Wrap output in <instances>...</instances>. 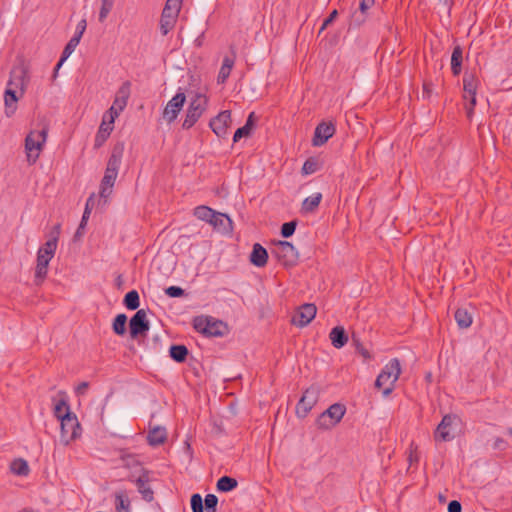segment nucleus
I'll use <instances>...</instances> for the list:
<instances>
[{
  "label": "nucleus",
  "instance_id": "4d7b16f0",
  "mask_svg": "<svg viewBox=\"0 0 512 512\" xmlns=\"http://www.w3.org/2000/svg\"><path fill=\"white\" fill-rule=\"evenodd\" d=\"M338 17V11L334 9L329 16L323 21L322 26L320 28V32L325 30L330 24H332L335 19Z\"/></svg>",
  "mask_w": 512,
  "mask_h": 512
},
{
  "label": "nucleus",
  "instance_id": "0e129e2a",
  "mask_svg": "<svg viewBox=\"0 0 512 512\" xmlns=\"http://www.w3.org/2000/svg\"><path fill=\"white\" fill-rule=\"evenodd\" d=\"M170 9L176 10V12H180L181 5L176 0H167L164 7H168Z\"/></svg>",
  "mask_w": 512,
  "mask_h": 512
},
{
  "label": "nucleus",
  "instance_id": "ea45409f",
  "mask_svg": "<svg viewBox=\"0 0 512 512\" xmlns=\"http://www.w3.org/2000/svg\"><path fill=\"white\" fill-rule=\"evenodd\" d=\"M479 80L473 72L466 71L463 75L464 92H473L477 90Z\"/></svg>",
  "mask_w": 512,
  "mask_h": 512
},
{
  "label": "nucleus",
  "instance_id": "bb28decb",
  "mask_svg": "<svg viewBox=\"0 0 512 512\" xmlns=\"http://www.w3.org/2000/svg\"><path fill=\"white\" fill-rule=\"evenodd\" d=\"M256 119L257 118L255 112H251L247 117L246 123L235 131L233 136L234 143L238 142L243 137H248L251 135L255 126Z\"/></svg>",
  "mask_w": 512,
  "mask_h": 512
},
{
  "label": "nucleus",
  "instance_id": "f8f14e48",
  "mask_svg": "<svg viewBox=\"0 0 512 512\" xmlns=\"http://www.w3.org/2000/svg\"><path fill=\"white\" fill-rule=\"evenodd\" d=\"M319 398V390L315 386L307 388L296 405V414L299 418H305Z\"/></svg>",
  "mask_w": 512,
  "mask_h": 512
},
{
  "label": "nucleus",
  "instance_id": "72a5a7b5",
  "mask_svg": "<svg viewBox=\"0 0 512 512\" xmlns=\"http://www.w3.org/2000/svg\"><path fill=\"white\" fill-rule=\"evenodd\" d=\"M94 205V194H92L86 201V205H85V209H84V212H83V215H82V219L80 221V224L76 230V233L74 235V238H79L82 236V232L81 230L84 229V227L86 226L87 224V221L89 219V216H90V213H91V209Z\"/></svg>",
  "mask_w": 512,
  "mask_h": 512
},
{
  "label": "nucleus",
  "instance_id": "e433bc0d",
  "mask_svg": "<svg viewBox=\"0 0 512 512\" xmlns=\"http://www.w3.org/2000/svg\"><path fill=\"white\" fill-rule=\"evenodd\" d=\"M115 507L117 512H130V500L126 491L115 493Z\"/></svg>",
  "mask_w": 512,
  "mask_h": 512
},
{
  "label": "nucleus",
  "instance_id": "6e6552de",
  "mask_svg": "<svg viewBox=\"0 0 512 512\" xmlns=\"http://www.w3.org/2000/svg\"><path fill=\"white\" fill-rule=\"evenodd\" d=\"M208 105V99L205 95L197 93L190 102L182 128L190 129L202 116Z\"/></svg>",
  "mask_w": 512,
  "mask_h": 512
},
{
  "label": "nucleus",
  "instance_id": "a18cd8bd",
  "mask_svg": "<svg viewBox=\"0 0 512 512\" xmlns=\"http://www.w3.org/2000/svg\"><path fill=\"white\" fill-rule=\"evenodd\" d=\"M351 341H352V344L353 346H355L356 348V351L361 355L363 356V358L365 359H370L371 358V354L369 353V351L363 346V344L361 343L360 341V338L359 336L353 332L352 333V336H351Z\"/></svg>",
  "mask_w": 512,
  "mask_h": 512
},
{
  "label": "nucleus",
  "instance_id": "c85d7f7f",
  "mask_svg": "<svg viewBox=\"0 0 512 512\" xmlns=\"http://www.w3.org/2000/svg\"><path fill=\"white\" fill-rule=\"evenodd\" d=\"M58 395L60 396V399L56 401V399L53 398L52 401L54 402V416L59 420L63 417L65 412L71 409L68 403L66 392L59 391Z\"/></svg>",
  "mask_w": 512,
  "mask_h": 512
},
{
  "label": "nucleus",
  "instance_id": "4468645a",
  "mask_svg": "<svg viewBox=\"0 0 512 512\" xmlns=\"http://www.w3.org/2000/svg\"><path fill=\"white\" fill-rule=\"evenodd\" d=\"M29 82L28 68L24 64L14 66L10 72V78L7 86L20 89V96L25 92V88Z\"/></svg>",
  "mask_w": 512,
  "mask_h": 512
},
{
  "label": "nucleus",
  "instance_id": "20e7f679",
  "mask_svg": "<svg viewBox=\"0 0 512 512\" xmlns=\"http://www.w3.org/2000/svg\"><path fill=\"white\" fill-rule=\"evenodd\" d=\"M192 326L197 332L206 337H223L228 333L227 324L211 316L194 317Z\"/></svg>",
  "mask_w": 512,
  "mask_h": 512
},
{
  "label": "nucleus",
  "instance_id": "39448f33",
  "mask_svg": "<svg viewBox=\"0 0 512 512\" xmlns=\"http://www.w3.org/2000/svg\"><path fill=\"white\" fill-rule=\"evenodd\" d=\"M48 128L43 127L41 130L31 131L25 138V151L27 161L30 165L35 164L39 158L40 151L46 142Z\"/></svg>",
  "mask_w": 512,
  "mask_h": 512
},
{
  "label": "nucleus",
  "instance_id": "aec40b11",
  "mask_svg": "<svg viewBox=\"0 0 512 512\" xmlns=\"http://www.w3.org/2000/svg\"><path fill=\"white\" fill-rule=\"evenodd\" d=\"M179 12L174 9L164 7L160 18V31L163 36H166L174 27L177 22Z\"/></svg>",
  "mask_w": 512,
  "mask_h": 512
},
{
  "label": "nucleus",
  "instance_id": "b1692460",
  "mask_svg": "<svg viewBox=\"0 0 512 512\" xmlns=\"http://www.w3.org/2000/svg\"><path fill=\"white\" fill-rule=\"evenodd\" d=\"M232 56H225L222 62V66L217 76V83L223 84L228 79L232 68L235 63L236 54L233 48H231Z\"/></svg>",
  "mask_w": 512,
  "mask_h": 512
},
{
  "label": "nucleus",
  "instance_id": "f257e3e1",
  "mask_svg": "<svg viewBox=\"0 0 512 512\" xmlns=\"http://www.w3.org/2000/svg\"><path fill=\"white\" fill-rule=\"evenodd\" d=\"M124 148V142H117L112 147L111 155L108 159L105 173L100 184L99 195L101 198L106 199L112 193V188L115 184L118 171L121 165Z\"/></svg>",
  "mask_w": 512,
  "mask_h": 512
},
{
  "label": "nucleus",
  "instance_id": "4c0bfd02",
  "mask_svg": "<svg viewBox=\"0 0 512 512\" xmlns=\"http://www.w3.org/2000/svg\"><path fill=\"white\" fill-rule=\"evenodd\" d=\"M127 316L124 313L117 314L112 322V330L118 336L125 335L127 329Z\"/></svg>",
  "mask_w": 512,
  "mask_h": 512
},
{
  "label": "nucleus",
  "instance_id": "1a4fd4ad",
  "mask_svg": "<svg viewBox=\"0 0 512 512\" xmlns=\"http://www.w3.org/2000/svg\"><path fill=\"white\" fill-rule=\"evenodd\" d=\"M272 254L285 266L294 265L298 260V252L292 243L278 240L273 242Z\"/></svg>",
  "mask_w": 512,
  "mask_h": 512
},
{
  "label": "nucleus",
  "instance_id": "09e8293b",
  "mask_svg": "<svg viewBox=\"0 0 512 512\" xmlns=\"http://www.w3.org/2000/svg\"><path fill=\"white\" fill-rule=\"evenodd\" d=\"M57 242L55 239H48L45 244L39 248L38 252H42L49 257H54L56 249H57Z\"/></svg>",
  "mask_w": 512,
  "mask_h": 512
},
{
  "label": "nucleus",
  "instance_id": "423d86ee",
  "mask_svg": "<svg viewBox=\"0 0 512 512\" xmlns=\"http://www.w3.org/2000/svg\"><path fill=\"white\" fill-rule=\"evenodd\" d=\"M346 413V406L341 403H334L322 412L316 419V426L322 430H329L335 427Z\"/></svg>",
  "mask_w": 512,
  "mask_h": 512
},
{
  "label": "nucleus",
  "instance_id": "393cba45",
  "mask_svg": "<svg viewBox=\"0 0 512 512\" xmlns=\"http://www.w3.org/2000/svg\"><path fill=\"white\" fill-rule=\"evenodd\" d=\"M267 261V250L261 244L255 243L250 254V262L256 267H264L267 264Z\"/></svg>",
  "mask_w": 512,
  "mask_h": 512
},
{
  "label": "nucleus",
  "instance_id": "8fccbe9b",
  "mask_svg": "<svg viewBox=\"0 0 512 512\" xmlns=\"http://www.w3.org/2000/svg\"><path fill=\"white\" fill-rule=\"evenodd\" d=\"M114 1L115 0H102L101 8L99 11V21L100 22H103L107 18V16L113 9Z\"/></svg>",
  "mask_w": 512,
  "mask_h": 512
},
{
  "label": "nucleus",
  "instance_id": "58836bf2",
  "mask_svg": "<svg viewBox=\"0 0 512 512\" xmlns=\"http://www.w3.org/2000/svg\"><path fill=\"white\" fill-rule=\"evenodd\" d=\"M10 469L18 476H27L30 472L28 462L22 458L13 460L10 465Z\"/></svg>",
  "mask_w": 512,
  "mask_h": 512
},
{
  "label": "nucleus",
  "instance_id": "6e6d98bb",
  "mask_svg": "<svg viewBox=\"0 0 512 512\" xmlns=\"http://www.w3.org/2000/svg\"><path fill=\"white\" fill-rule=\"evenodd\" d=\"M375 0H360L359 7L356 9L359 12L368 14V10L374 5Z\"/></svg>",
  "mask_w": 512,
  "mask_h": 512
},
{
  "label": "nucleus",
  "instance_id": "412c9836",
  "mask_svg": "<svg viewBox=\"0 0 512 512\" xmlns=\"http://www.w3.org/2000/svg\"><path fill=\"white\" fill-rule=\"evenodd\" d=\"M131 83L129 81H125L122 83V85L119 87V89L116 92V96L113 102V106L118 108V111H123L125 107L127 106L128 99L130 97L131 93Z\"/></svg>",
  "mask_w": 512,
  "mask_h": 512
},
{
  "label": "nucleus",
  "instance_id": "0eeeda50",
  "mask_svg": "<svg viewBox=\"0 0 512 512\" xmlns=\"http://www.w3.org/2000/svg\"><path fill=\"white\" fill-rule=\"evenodd\" d=\"M461 424V418L456 414L444 415L441 422L438 424L435 432L434 439L439 442H449L455 438L454 430Z\"/></svg>",
  "mask_w": 512,
  "mask_h": 512
},
{
  "label": "nucleus",
  "instance_id": "79ce46f5",
  "mask_svg": "<svg viewBox=\"0 0 512 512\" xmlns=\"http://www.w3.org/2000/svg\"><path fill=\"white\" fill-rule=\"evenodd\" d=\"M368 14L355 10L350 16L349 28H359L367 20Z\"/></svg>",
  "mask_w": 512,
  "mask_h": 512
},
{
  "label": "nucleus",
  "instance_id": "f3484780",
  "mask_svg": "<svg viewBox=\"0 0 512 512\" xmlns=\"http://www.w3.org/2000/svg\"><path fill=\"white\" fill-rule=\"evenodd\" d=\"M231 123V111H221L217 116L212 118L209 122V126L212 131L219 137L225 138L229 125Z\"/></svg>",
  "mask_w": 512,
  "mask_h": 512
},
{
  "label": "nucleus",
  "instance_id": "473e14b6",
  "mask_svg": "<svg viewBox=\"0 0 512 512\" xmlns=\"http://www.w3.org/2000/svg\"><path fill=\"white\" fill-rule=\"evenodd\" d=\"M321 200H322L321 193H315L314 195L305 198L302 202L301 212L305 213V214L315 212L317 210Z\"/></svg>",
  "mask_w": 512,
  "mask_h": 512
},
{
  "label": "nucleus",
  "instance_id": "bf43d9fd",
  "mask_svg": "<svg viewBox=\"0 0 512 512\" xmlns=\"http://www.w3.org/2000/svg\"><path fill=\"white\" fill-rule=\"evenodd\" d=\"M60 232H61V224L58 223V224L54 225L53 228L51 229V231L49 232V239H55L56 242L58 243Z\"/></svg>",
  "mask_w": 512,
  "mask_h": 512
},
{
  "label": "nucleus",
  "instance_id": "4be33fe9",
  "mask_svg": "<svg viewBox=\"0 0 512 512\" xmlns=\"http://www.w3.org/2000/svg\"><path fill=\"white\" fill-rule=\"evenodd\" d=\"M19 100V96H17L16 89L13 87L7 86L4 92V103H5V114L7 117H11L14 115L17 109V102Z\"/></svg>",
  "mask_w": 512,
  "mask_h": 512
},
{
  "label": "nucleus",
  "instance_id": "f03ea898",
  "mask_svg": "<svg viewBox=\"0 0 512 512\" xmlns=\"http://www.w3.org/2000/svg\"><path fill=\"white\" fill-rule=\"evenodd\" d=\"M193 215L204 221L216 230L229 232L232 230V219L225 213L218 212L206 205H199L193 209Z\"/></svg>",
  "mask_w": 512,
  "mask_h": 512
},
{
  "label": "nucleus",
  "instance_id": "c756f323",
  "mask_svg": "<svg viewBox=\"0 0 512 512\" xmlns=\"http://www.w3.org/2000/svg\"><path fill=\"white\" fill-rule=\"evenodd\" d=\"M188 355L189 350L183 344H172L169 348V356L176 363H184Z\"/></svg>",
  "mask_w": 512,
  "mask_h": 512
},
{
  "label": "nucleus",
  "instance_id": "9d476101",
  "mask_svg": "<svg viewBox=\"0 0 512 512\" xmlns=\"http://www.w3.org/2000/svg\"><path fill=\"white\" fill-rule=\"evenodd\" d=\"M61 422V437L68 443L80 436L81 426L77 416L68 410L63 417L59 419Z\"/></svg>",
  "mask_w": 512,
  "mask_h": 512
},
{
  "label": "nucleus",
  "instance_id": "c03bdc74",
  "mask_svg": "<svg viewBox=\"0 0 512 512\" xmlns=\"http://www.w3.org/2000/svg\"><path fill=\"white\" fill-rule=\"evenodd\" d=\"M74 50H75V48L71 44H69V43L66 44V46L64 47V49L62 51L60 59L54 68V72H53L54 78L57 76L58 70L60 69V67L67 60V58L74 52Z\"/></svg>",
  "mask_w": 512,
  "mask_h": 512
},
{
  "label": "nucleus",
  "instance_id": "13d9d810",
  "mask_svg": "<svg viewBox=\"0 0 512 512\" xmlns=\"http://www.w3.org/2000/svg\"><path fill=\"white\" fill-rule=\"evenodd\" d=\"M507 447H508V443L503 438L497 437L494 440V443H493L494 449L503 451V450H506Z\"/></svg>",
  "mask_w": 512,
  "mask_h": 512
},
{
  "label": "nucleus",
  "instance_id": "5701e85b",
  "mask_svg": "<svg viewBox=\"0 0 512 512\" xmlns=\"http://www.w3.org/2000/svg\"><path fill=\"white\" fill-rule=\"evenodd\" d=\"M114 126L106 121V116H103L102 123L99 126V129L96 133L95 140H94V148L99 149L104 145V143L109 138L111 132L113 131Z\"/></svg>",
  "mask_w": 512,
  "mask_h": 512
},
{
  "label": "nucleus",
  "instance_id": "cd10ccee",
  "mask_svg": "<svg viewBox=\"0 0 512 512\" xmlns=\"http://www.w3.org/2000/svg\"><path fill=\"white\" fill-rule=\"evenodd\" d=\"M329 338L332 345L337 349L344 347L349 339L347 332L342 326L332 328L329 333Z\"/></svg>",
  "mask_w": 512,
  "mask_h": 512
},
{
  "label": "nucleus",
  "instance_id": "a211bd4d",
  "mask_svg": "<svg viewBox=\"0 0 512 512\" xmlns=\"http://www.w3.org/2000/svg\"><path fill=\"white\" fill-rule=\"evenodd\" d=\"M149 474V470L142 468L141 474L137 479L134 480L132 477H129L128 480L135 483L138 492L145 501L152 502L154 500V491L148 485L150 481Z\"/></svg>",
  "mask_w": 512,
  "mask_h": 512
},
{
  "label": "nucleus",
  "instance_id": "de8ad7c7",
  "mask_svg": "<svg viewBox=\"0 0 512 512\" xmlns=\"http://www.w3.org/2000/svg\"><path fill=\"white\" fill-rule=\"evenodd\" d=\"M296 227H297V220H292V221L283 223L281 226V230H280L281 236L283 238L291 237L294 234Z\"/></svg>",
  "mask_w": 512,
  "mask_h": 512
},
{
  "label": "nucleus",
  "instance_id": "2f4dec72",
  "mask_svg": "<svg viewBox=\"0 0 512 512\" xmlns=\"http://www.w3.org/2000/svg\"><path fill=\"white\" fill-rule=\"evenodd\" d=\"M455 321L460 329H467L472 324V315L467 308L461 307L455 311Z\"/></svg>",
  "mask_w": 512,
  "mask_h": 512
},
{
  "label": "nucleus",
  "instance_id": "338daca9",
  "mask_svg": "<svg viewBox=\"0 0 512 512\" xmlns=\"http://www.w3.org/2000/svg\"><path fill=\"white\" fill-rule=\"evenodd\" d=\"M82 37L79 34H74L73 37L69 40V44H71L74 48H76L80 42Z\"/></svg>",
  "mask_w": 512,
  "mask_h": 512
},
{
  "label": "nucleus",
  "instance_id": "c9c22d12",
  "mask_svg": "<svg viewBox=\"0 0 512 512\" xmlns=\"http://www.w3.org/2000/svg\"><path fill=\"white\" fill-rule=\"evenodd\" d=\"M123 305L131 311L137 310L140 306V296L137 290L127 292L123 298Z\"/></svg>",
  "mask_w": 512,
  "mask_h": 512
},
{
  "label": "nucleus",
  "instance_id": "a878e982",
  "mask_svg": "<svg viewBox=\"0 0 512 512\" xmlns=\"http://www.w3.org/2000/svg\"><path fill=\"white\" fill-rule=\"evenodd\" d=\"M167 440V431L165 427L156 426L150 429L147 435L148 444L157 447L164 444Z\"/></svg>",
  "mask_w": 512,
  "mask_h": 512
},
{
  "label": "nucleus",
  "instance_id": "3c124183",
  "mask_svg": "<svg viewBox=\"0 0 512 512\" xmlns=\"http://www.w3.org/2000/svg\"><path fill=\"white\" fill-rule=\"evenodd\" d=\"M203 501L206 512H216L218 505V497L216 495L207 494Z\"/></svg>",
  "mask_w": 512,
  "mask_h": 512
},
{
  "label": "nucleus",
  "instance_id": "2eb2a0df",
  "mask_svg": "<svg viewBox=\"0 0 512 512\" xmlns=\"http://www.w3.org/2000/svg\"><path fill=\"white\" fill-rule=\"evenodd\" d=\"M336 132L335 124L332 121H321L315 128L312 138V145L320 147L324 145Z\"/></svg>",
  "mask_w": 512,
  "mask_h": 512
},
{
  "label": "nucleus",
  "instance_id": "5fc2aeb1",
  "mask_svg": "<svg viewBox=\"0 0 512 512\" xmlns=\"http://www.w3.org/2000/svg\"><path fill=\"white\" fill-rule=\"evenodd\" d=\"M122 111H118V108H116L115 106H111L105 113H104V116H106V121L109 123V125H113L114 126V122H115V119L119 116V114L121 113Z\"/></svg>",
  "mask_w": 512,
  "mask_h": 512
},
{
  "label": "nucleus",
  "instance_id": "680f3d73",
  "mask_svg": "<svg viewBox=\"0 0 512 512\" xmlns=\"http://www.w3.org/2000/svg\"><path fill=\"white\" fill-rule=\"evenodd\" d=\"M86 27H87L86 19L80 20L76 26V30H75L74 34H79L80 37H82L86 30Z\"/></svg>",
  "mask_w": 512,
  "mask_h": 512
},
{
  "label": "nucleus",
  "instance_id": "49530a36",
  "mask_svg": "<svg viewBox=\"0 0 512 512\" xmlns=\"http://www.w3.org/2000/svg\"><path fill=\"white\" fill-rule=\"evenodd\" d=\"M120 452V459L123 461L124 467L132 468L140 465V461L136 459L135 455L127 453L125 450H121Z\"/></svg>",
  "mask_w": 512,
  "mask_h": 512
},
{
  "label": "nucleus",
  "instance_id": "dca6fc26",
  "mask_svg": "<svg viewBox=\"0 0 512 512\" xmlns=\"http://www.w3.org/2000/svg\"><path fill=\"white\" fill-rule=\"evenodd\" d=\"M185 101V93L179 90L176 95L167 103L163 111V118L168 123L173 122L177 118L179 112L182 110Z\"/></svg>",
  "mask_w": 512,
  "mask_h": 512
},
{
  "label": "nucleus",
  "instance_id": "864d4df0",
  "mask_svg": "<svg viewBox=\"0 0 512 512\" xmlns=\"http://www.w3.org/2000/svg\"><path fill=\"white\" fill-rule=\"evenodd\" d=\"M165 294L170 298H180L186 296V292L180 286H169L164 290Z\"/></svg>",
  "mask_w": 512,
  "mask_h": 512
},
{
  "label": "nucleus",
  "instance_id": "7c9ffc66",
  "mask_svg": "<svg viewBox=\"0 0 512 512\" xmlns=\"http://www.w3.org/2000/svg\"><path fill=\"white\" fill-rule=\"evenodd\" d=\"M463 49L460 45L453 48L451 55V71L454 76H458L462 70Z\"/></svg>",
  "mask_w": 512,
  "mask_h": 512
},
{
  "label": "nucleus",
  "instance_id": "774afa93",
  "mask_svg": "<svg viewBox=\"0 0 512 512\" xmlns=\"http://www.w3.org/2000/svg\"><path fill=\"white\" fill-rule=\"evenodd\" d=\"M431 87H432V84L431 83H424L423 84V96L424 97H429L430 96V93H431Z\"/></svg>",
  "mask_w": 512,
  "mask_h": 512
},
{
  "label": "nucleus",
  "instance_id": "052dcab7",
  "mask_svg": "<svg viewBox=\"0 0 512 512\" xmlns=\"http://www.w3.org/2000/svg\"><path fill=\"white\" fill-rule=\"evenodd\" d=\"M448 512H461L462 511V505L457 500H452L448 503Z\"/></svg>",
  "mask_w": 512,
  "mask_h": 512
},
{
  "label": "nucleus",
  "instance_id": "7ed1b4c3",
  "mask_svg": "<svg viewBox=\"0 0 512 512\" xmlns=\"http://www.w3.org/2000/svg\"><path fill=\"white\" fill-rule=\"evenodd\" d=\"M401 373L400 362L397 358L391 359L381 370L375 381V387L382 389L384 397L389 396L393 389L394 383L398 380Z\"/></svg>",
  "mask_w": 512,
  "mask_h": 512
},
{
  "label": "nucleus",
  "instance_id": "9b49d317",
  "mask_svg": "<svg viewBox=\"0 0 512 512\" xmlns=\"http://www.w3.org/2000/svg\"><path fill=\"white\" fill-rule=\"evenodd\" d=\"M150 329V323L144 309H138L129 320V334L132 339L145 337Z\"/></svg>",
  "mask_w": 512,
  "mask_h": 512
},
{
  "label": "nucleus",
  "instance_id": "603ef678",
  "mask_svg": "<svg viewBox=\"0 0 512 512\" xmlns=\"http://www.w3.org/2000/svg\"><path fill=\"white\" fill-rule=\"evenodd\" d=\"M190 505L192 512H204V501L200 494L195 493L191 496Z\"/></svg>",
  "mask_w": 512,
  "mask_h": 512
},
{
  "label": "nucleus",
  "instance_id": "69168bd1",
  "mask_svg": "<svg viewBox=\"0 0 512 512\" xmlns=\"http://www.w3.org/2000/svg\"><path fill=\"white\" fill-rule=\"evenodd\" d=\"M82 37L79 34H74L73 37L69 40V44H71L74 48H76L80 42Z\"/></svg>",
  "mask_w": 512,
  "mask_h": 512
},
{
  "label": "nucleus",
  "instance_id": "ddd939ff",
  "mask_svg": "<svg viewBox=\"0 0 512 512\" xmlns=\"http://www.w3.org/2000/svg\"><path fill=\"white\" fill-rule=\"evenodd\" d=\"M317 307L313 303H305L297 308L291 323L297 327L307 326L316 316Z\"/></svg>",
  "mask_w": 512,
  "mask_h": 512
},
{
  "label": "nucleus",
  "instance_id": "e2e57ef3",
  "mask_svg": "<svg viewBox=\"0 0 512 512\" xmlns=\"http://www.w3.org/2000/svg\"><path fill=\"white\" fill-rule=\"evenodd\" d=\"M89 387L88 382H81L75 389V393L78 396L84 395Z\"/></svg>",
  "mask_w": 512,
  "mask_h": 512
},
{
  "label": "nucleus",
  "instance_id": "37998d69",
  "mask_svg": "<svg viewBox=\"0 0 512 512\" xmlns=\"http://www.w3.org/2000/svg\"><path fill=\"white\" fill-rule=\"evenodd\" d=\"M476 92L477 90H474L473 92H464L463 95V98L469 102L465 107L468 118H471L474 113V108L476 106Z\"/></svg>",
  "mask_w": 512,
  "mask_h": 512
},
{
  "label": "nucleus",
  "instance_id": "a19ab883",
  "mask_svg": "<svg viewBox=\"0 0 512 512\" xmlns=\"http://www.w3.org/2000/svg\"><path fill=\"white\" fill-rule=\"evenodd\" d=\"M320 169L319 160L315 157H309L303 164L301 172L303 175H310Z\"/></svg>",
  "mask_w": 512,
  "mask_h": 512
},
{
  "label": "nucleus",
  "instance_id": "6ab92c4d",
  "mask_svg": "<svg viewBox=\"0 0 512 512\" xmlns=\"http://www.w3.org/2000/svg\"><path fill=\"white\" fill-rule=\"evenodd\" d=\"M53 257H49L48 255L37 252V258H36V268H35V275H34V283L37 286H40L48 273V266Z\"/></svg>",
  "mask_w": 512,
  "mask_h": 512
},
{
  "label": "nucleus",
  "instance_id": "f704fd0d",
  "mask_svg": "<svg viewBox=\"0 0 512 512\" xmlns=\"http://www.w3.org/2000/svg\"><path fill=\"white\" fill-rule=\"evenodd\" d=\"M238 486V481L230 476H222L216 483V489L219 492H230Z\"/></svg>",
  "mask_w": 512,
  "mask_h": 512
}]
</instances>
